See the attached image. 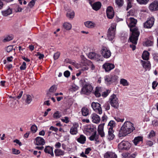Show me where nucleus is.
Returning <instances> with one entry per match:
<instances>
[{"instance_id":"obj_52","label":"nucleus","mask_w":158,"mask_h":158,"mask_svg":"<svg viewBox=\"0 0 158 158\" xmlns=\"http://www.w3.org/2000/svg\"><path fill=\"white\" fill-rule=\"evenodd\" d=\"M61 120L65 123H68L69 122V118L67 117H65L64 118L61 119Z\"/></svg>"},{"instance_id":"obj_8","label":"nucleus","mask_w":158,"mask_h":158,"mask_svg":"<svg viewBox=\"0 0 158 158\" xmlns=\"http://www.w3.org/2000/svg\"><path fill=\"white\" fill-rule=\"evenodd\" d=\"M93 88L92 85L89 83H86L82 89V92L85 94L90 93L93 90Z\"/></svg>"},{"instance_id":"obj_30","label":"nucleus","mask_w":158,"mask_h":158,"mask_svg":"<svg viewBox=\"0 0 158 158\" xmlns=\"http://www.w3.org/2000/svg\"><path fill=\"white\" fill-rule=\"evenodd\" d=\"M64 28L66 30H69L71 29L72 26L71 23H65L63 25Z\"/></svg>"},{"instance_id":"obj_54","label":"nucleus","mask_w":158,"mask_h":158,"mask_svg":"<svg viewBox=\"0 0 158 158\" xmlns=\"http://www.w3.org/2000/svg\"><path fill=\"white\" fill-rule=\"evenodd\" d=\"M26 63L25 62H23L21 65L20 67V69L21 70H24L26 69Z\"/></svg>"},{"instance_id":"obj_29","label":"nucleus","mask_w":158,"mask_h":158,"mask_svg":"<svg viewBox=\"0 0 158 158\" xmlns=\"http://www.w3.org/2000/svg\"><path fill=\"white\" fill-rule=\"evenodd\" d=\"M81 111L82 115L84 116H86L89 114V110L86 107L82 108L81 109Z\"/></svg>"},{"instance_id":"obj_63","label":"nucleus","mask_w":158,"mask_h":158,"mask_svg":"<svg viewBox=\"0 0 158 158\" xmlns=\"http://www.w3.org/2000/svg\"><path fill=\"white\" fill-rule=\"evenodd\" d=\"M114 118L115 120L117 122H123L124 120V118H119L117 117H114Z\"/></svg>"},{"instance_id":"obj_62","label":"nucleus","mask_w":158,"mask_h":158,"mask_svg":"<svg viewBox=\"0 0 158 158\" xmlns=\"http://www.w3.org/2000/svg\"><path fill=\"white\" fill-rule=\"evenodd\" d=\"M158 84V83H157L156 81H154L152 83V88L153 89H155V88L157 86Z\"/></svg>"},{"instance_id":"obj_20","label":"nucleus","mask_w":158,"mask_h":158,"mask_svg":"<svg viewBox=\"0 0 158 158\" xmlns=\"http://www.w3.org/2000/svg\"><path fill=\"white\" fill-rule=\"evenodd\" d=\"M84 25L86 27L89 28H93L96 25L95 23L90 21H88L85 22L84 23Z\"/></svg>"},{"instance_id":"obj_35","label":"nucleus","mask_w":158,"mask_h":158,"mask_svg":"<svg viewBox=\"0 0 158 158\" xmlns=\"http://www.w3.org/2000/svg\"><path fill=\"white\" fill-rule=\"evenodd\" d=\"M26 98L25 102L27 104H30L32 101V98L31 96L27 94L26 95Z\"/></svg>"},{"instance_id":"obj_36","label":"nucleus","mask_w":158,"mask_h":158,"mask_svg":"<svg viewBox=\"0 0 158 158\" xmlns=\"http://www.w3.org/2000/svg\"><path fill=\"white\" fill-rule=\"evenodd\" d=\"M2 15L4 16H7L10 15V7H9L7 9L2 11Z\"/></svg>"},{"instance_id":"obj_23","label":"nucleus","mask_w":158,"mask_h":158,"mask_svg":"<svg viewBox=\"0 0 158 158\" xmlns=\"http://www.w3.org/2000/svg\"><path fill=\"white\" fill-rule=\"evenodd\" d=\"M54 153L55 156H60L64 155L65 152L64 151L60 149H56L54 150Z\"/></svg>"},{"instance_id":"obj_59","label":"nucleus","mask_w":158,"mask_h":158,"mask_svg":"<svg viewBox=\"0 0 158 158\" xmlns=\"http://www.w3.org/2000/svg\"><path fill=\"white\" fill-rule=\"evenodd\" d=\"M49 129L52 131H53L56 132H57L58 130V128L54 127L52 126H51L50 127Z\"/></svg>"},{"instance_id":"obj_2","label":"nucleus","mask_w":158,"mask_h":158,"mask_svg":"<svg viewBox=\"0 0 158 158\" xmlns=\"http://www.w3.org/2000/svg\"><path fill=\"white\" fill-rule=\"evenodd\" d=\"M135 130L133 124L129 121L125 122L122 125L119 132L120 137L125 136Z\"/></svg>"},{"instance_id":"obj_51","label":"nucleus","mask_w":158,"mask_h":158,"mask_svg":"<svg viewBox=\"0 0 158 158\" xmlns=\"http://www.w3.org/2000/svg\"><path fill=\"white\" fill-rule=\"evenodd\" d=\"M153 56L154 60L157 62H158V53L155 52L153 54Z\"/></svg>"},{"instance_id":"obj_15","label":"nucleus","mask_w":158,"mask_h":158,"mask_svg":"<svg viewBox=\"0 0 158 158\" xmlns=\"http://www.w3.org/2000/svg\"><path fill=\"white\" fill-rule=\"evenodd\" d=\"M90 118L92 122L95 123H98L100 122L101 119L100 117L95 113L91 114Z\"/></svg>"},{"instance_id":"obj_34","label":"nucleus","mask_w":158,"mask_h":158,"mask_svg":"<svg viewBox=\"0 0 158 158\" xmlns=\"http://www.w3.org/2000/svg\"><path fill=\"white\" fill-rule=\"evenodd\" d=\"M120 83L123 86H128L129 85V82L124 79H121L120 81Z\"/></svg>"},{"instance_id":"obj_42","label":"nucleus","mask_w":158,"mask_h":158,"mask_svg":"<svg viewBox=\"0 0 158 158\" xmlns=\"http://www.w3.org/2000/svg\"><path fill=\"white\" fill-rule=\"evenodd\" d=\"M57 89V86L55 85H53L49 89V90L51 92L54 93L56 91Z\"/></svg>"},{"instance_id":"obj_11","label":"nucleus","mask_w":158,"mask_h":158,"mask_svg":"<svg viewBox=\"0 0 158 158\" xmlns=\"http://www.w3.org/2000/svg\"><path fill=\"white\" fill-rule=\"evenodd\" d=\"M154 22V18L153 17L150 18L144 23V27L146 28H151L153 25Z\"/></svg>"},{"instance_id":"obj_61","label":"nucleus","mask_w":158,"mask_h":158,"mask_svg":"<svg viewBox=\"0 0 158 158\" xmlns=\"http://www.w3.org/2000/svg\"><path fill=\"white\" fill-rule=\"evenodd\" d=\"M108 90H106V91L102 93V95L103 97H106L109 94Z\"/></svg>"},{"instance_id":"obj_3","label":"nucleus","mask_w":158,"mask_h":158,"mask_svg":"<svg viewBox=\"0 0 158 158\" xmlns=\"http://www.w3.org/2000/svg\"><path fill=\"white\" fill-rule=\"evenodd\" d=\"M118 78V77L116 75L112 74L105 76L104 79L105 83L107 85H109L116 82Z\"/></svg>"},{"instance_id":"obj_64","label":"nucleus","mask_w":158,"mask_h":158,"mask_svg":"<svg viewBox=\"0 0 158 158\" xmlns=\"http://www.w3.org/2000/svg\"><path fill=\"white\" fill-rule=\"evenodd\" d=\"M64 74L65 77H68L70 76V73L69 71L67 70L64 72Z\"/></svg>"},{"instance_id":"obj_58","label":"nucleus","mask_w":158,"mask_h":158,"mask_svg":"<svg viewBox=\"0 0 158 158\" xmlns=\"http://www.w3.org/2000/svg\"><path fill=\"white\" fill-rule=\"evenodd\" d=\"M152 124L154 126H158V121L157 119H154L152 121Z\"/></svg>"},{"instance_id":"obj_1","label":"nucleus","mask_w":158,"mask_h":158,"mask_svg":"<svg viewBox=\"0 0 158 158\" xmlns=\"http://www.w3.org/2000/svg\"><path fill=\"white\" fill-rule=\"evenodd\" d=\"M137 22L136 19L131 17L127 19L126 21L127 23L130 28V31L131 32L129 40L130 42L135 44H137L140 33L138 28L135 26Z\"/></svg>"},{"instance_id":"obj_53","label":"nucleus","mask_w":158,"mask_h":158,"mask_svg":"<svg viewBox=\"0 0 158 158\" xmlns=\"http://www.w3.org/2000/svg\"><path fill=\"white\" fill-rule=\"evenodd\" d=\"M104 108L106 110H108L110 109V105L108 102L106 103L104 105Z\"/></svg>"},{"instance_id":"obj_18","label":"nucleus","mask_w":158,"mask_h":158,"mask_svg":"<svg viewBox=\"0 0 158 158\" xmlns=\"http://www.w3.org/2000/svg\"><path fill=\"white\" fill-rule=\"evenodd\" d=\"M35 144L36 145H44L45 143L44 140L42 137H37L35 139Z\"/></svg>"},{"instance_id":"obj_25","label":"nucleus","mask_w":158,"mask_h":158,"mask_svg":"<svg viewBox=\"0 0 158 158\" xmlns=\"http://www.w3.org/2000/svg\"><path fill=\"white\" fill-rule=\"evenodd\" d=\"M141 63L142 64L143 67L145 68L146 69L149 68L150 66V63L149 61H144L142 60L141 61Z\"/></svg>"},{"instance_id":"obj_55","label":"nucleus","mask_w":158,"mask_h":158,"mask_svg":"<svg viewBox=\"0 0 158 158\" xmlns=\"http://www.w3.org/2000/svg\"><path fill=\"white\" fill-rule=\"evenodd\" d=\"M60 55V53L59 52H57L54 54V58L55 60H56L58 58Z\"/></svg>"},{"instance_id":"obj_56","label":"nucleus","mask_w":158,"mask_h":158,"mask_svg":"<svg viewBox=\"0 0 158 158\" xmlns=\"http://www.w3.org/2000/svg\"><path fill=\"white\" fill-rule=\"evenodd\" d=\"M12 153L14 154L17 155L20 153V152L19 150L16 149L15 148H12Z\"/></svg>"},{"instance_id":"obj_26","label":"nucleus","mask_w":158,"mask_h":158,"mask_svg":"<svg viewBox=\"0 0 158 158\" xmlns=\"http://www.w3.org/2000/svg\"><path fill=\"white\" fill-rule=\"evenodd\" d=\"M87 60H84V64L83 65L82 63L81 62L80 64V67L81 68V70L82 71H85L87 70L88 69V67L86 65V62Z\"/></svg>"},{"instance_id":"obj_48","label":"nucleus","mask_w":158,"mask_h":158,"mask_svg":"<svg viewBox=\"0 0 158 158\" xmlns=\"http://www.w3.org/2000/svg\"><path fill=\"white\" fill-rule=\"evenodd\" d=\"M31 129L33 133H35L37 131V127L35 125H33L31 127Z\"/></svg>"},{"instance_id":"obj_32","label":"nucleus","mask_w":158,"mask_h":158,"mask_svg":"<svg viewBox=\"0 0 158 158\" xmlns=\"http://www.w3.org/2000/svg\"><path fill=\"white\" fill-rule=\"evenodd\" d=\"M101 91V88L100 87H97L96 88L94 92V94L95 96L97 97H100L101 95L100 92Z\"/></svg>"},{"instance_id":"obj_28","label":"nucleus","mask_w":158,"mask_h":158,"mask_svg":"<svg viewBox=\"0 0 158 158\" xmlns=\"http://www.w3.org/2000/svg\"><path fill=\"white\" fill-rule=\"evenodd\" d=\"M143 140V137L141 136H138L135 138L133 141V143L135 145H136L140 141Z\"/></svg>"},{"instance_id":"obj_40","label":"nucleus","mask_w":158,"mask_h":158,"mask_svg":"<svg viewBox=\"0 0 158 158\" xmlns=\"http://www.w3.org/2000/svg\"><path fill=\"white\" fill-rule=\"evenodd\" d=\"M78 88L76 85L73 84L71 85L70 89L72 91H75L78 89Z\"/></svg>"},{"instance_id":"obj_14","label":"nucleus","mask_w":158,"mask_h":158,"mask_svg":"<svg viewBox=\"0 0 158 158\" xmlns=\"http://www.w3.org/2000/svg\"><path fill=\"white\" fill-rule=\"evenodd\" d=\"M44 151L46 153L50 155L51 157H53L54 156L53 149L52 147L49 146H45L44 149Z\"/></svg>"},{"instance_id":"obj_47","label":"nucleus","mask_w":158,"mask_h":158,"mask_svg":"<svg viewBox=\"0 0 158 158\" xmlns=\"http://www.w3.org/2000/svg\"><path fill=\"white\" fill-rule=\"evenodd\" d=\"M96 53L94 52H91L88 54L89 57L91 59H94Z\"/></svg>"},{"instance_id":"obj_7","label":"nucleus","mask_w":158,"mask_h":158,"mask_svg":"<svg viewBox=\"0 0 158 158\" xmlns=\"http://www.w3.org/2000/svg\"><path fill=\"white\" fill-rule=\"evenodd\" d=\"M101 52L102 56L105 58H108L111 56V52L109 49L105 46L102 47Z\"/></svg>"},{"instance_id":"obj_41","label":"nucleus","mask_w":158,"mask_h":158,"mask_svg":"<svg viewBox=\"0 0 158 158\" xmlns=\"http://www.w3.org/2000/svg\"><path fill=\"white\" fill-rule=\"evenodd\" d=\"M115 2L116 4L119 7L122 6L123 4V0H115Z\"/></svg>"},{"instance_id":"obj_10","label":"nucleus","mask_w":158,"mask_h":158,"mask_svg":"<svg viewBox=\"0 0 158 158\" xmlns=\"http://www.w3.org/2000/svg\"><path fill=\"white\" fill-rule=\"evenodd\" d=\"M115 67L114 65L112 63H106L102 65V68L104 69L105 71L108 72L114 69Z\"/></svg>"},{"instance_id":"obj_49","label":"nucleus","mask_w":158,"mask_h":158,"mask_svg":"<svg viewBox=\"0 0 158 158\" xmlns=\"http://www.w3.org/2000/svg\"><path fill=\"white\" fill-rule=\"evenodd\" d=\"M131 2L132 0H127V10H128L130 8L132 7L131 5Z\"/></svg>"},{"instance_id":"obj_50","label":"nucleus","mask_w":158,"mask_h":158,"mask_svg":"<svg viewBox=\"0 0 158 158\" xmlns=\"http://www.w3.org/2000/svg\"><path fill=\"white\" fill-rule=\"evenodd\" d=\"M155 135V132L153 131L152 130L148 135V137L149 138H151L154 136Z\"/></svg>"},{"instance_id":"obj_37","label":"nucleus","mask_w":158,"mask_h":158,"mask_svg":"<svg viewBox=\"0 0 158 158\" xmlns=\"http://www.w3.org/2000/svg\"><path fill=\"white\" fill-rule=\"evenodd\" d=\"M96 133L97 132L95 131L94 133L89 137L90 140L91 141H93L94 139L96 140L98 139Z\"/></svg>"},{"instance_id":"obj_21","label":"nucleus","mask_w":158,"mask_h":158,"mask_svg":"<svg viewBox=\"0 0 158 158\" xmlns=\"http://www.w3.org/2000/svg\"><path fill=\"white\" fill-rule=\"evenodd\" d=\"M92 5L93 9L97 11L100 8L101 3L100 2H98L93 3Z\"/></svg>"},{"instance_id":"obj_39","label":"nucleus","mask_w":158,"mask_h":158,"mask_svg":"<svg viewBox=\"0 0 158 158\" xmlns=\"http://www.w3.org/2000/svg\"><path fill=\"white\" fill-rule=\"evenodd\" d=\"M70 19H73L74 16V12L73 11L68 12L66 15Z\"/></svg>"},{"instance_id":"obj_22","label":"nucleus","mask_w":158,"mask_h":158,"mask_svg":"<svg viewBox=\"0 0 158 158\" xmlns=\"http://www.w3.org/2000/svg\"><path fill=\"white\" fill-rule=\"evenodd\" d=\"M114 131L112 128H109L108 131V135L107 138L110 140H112L114 137V135L113 134Z\"/></svg>"},{"instance_id":"obj_45","label":"nucleus","mask_w":158,"mask_h":158,"mask_svg":"<svg viewBox=\"0 0 158 158\" xmlns=\"http://www.w3.org/2000/svg\"><path fill=\"white\" fill-rule=\"evenodd\" d=\"M153 40H148L145 42V45L147 46H151L153 44Z\"/></svg>"},{"instance_id":"obj_16","label":"nucleus","mask_w":158,"mask_h":158,"mask_svg":"<svg viewBox=\"0 0 158 158\" xmlns=\"http://www.w3.org/2000/svg\"><path fill=\"white\" fill-rule=\"evenodd\" d=\"M79 126L78 123H75L73 124V126L71 128L70 133L73 135H76L77 133V128Z\"/></svg>"},{"instance_id":"obj_43","label":"nucleus","mask_w":158,"mask_h":158,"mask_svg":"<svg viewBox=\"0 0 158 158\" xmlns=\"http://www.w3.org/2000/svg\"><path fill=\"white\" fill-rule=\"evenodd\" d=\"M108 126L110 127V128H112L113 129V127L115 126V122L113 120H111L109 123Z\"/></svg>"},{"instance_id":"obj_9","label":"nucleus","mask_w":158,"mask_h":158,"mask_svg":"<svg viewBox=\"0 0 158 158\" xmlns=\"http://www.w3.org/2000/svg\"><path fill=\"white\" fill-rule=\"evenodd\" d=\"M91 106L93 110L97 113L99 114H102V109L99 103L93 102L92 103Z\"/></svg>"},{"instance_id":"obj_38","label":"nucleus","mask_w":158,"mask_h":158,"mask_svg":"<svg viewBox=\"0 0 158 158\" xmlns=\"http://www.w3.org/2000/svg\"><path fill=\"white\" fill-rule=\"evenodd\" d=\"M61 113L58 111H57L55 112L53 115V117L56 119L59 118L61 117Z\"/></svg>"},{"instance_id":"obj_24","label":"nucleus","mask_w":158,"mask_h":158,"mask_svg":"<svg viewBox=\"0 0 158 158\" xmlns=\"http://www.w3.org/2000/svg\"><path fill=\"white\" fill-rule=\"evenodd\" d=\"M86 141V137L84 135H81L80 137L77 139V141L81 144H84Z\"/></svg>"},{"instance_id":"obj_44","label":"nucleus","mask_w":158,"mask_h":158,"mask_svg":"<svg viewBox=\"0 0 158 158\" xmlns=\"http://www.w3.org/2000/svg\"><path fill=\"white\" fill-rule=\"evenodd\" d=\"M94 59L97 60V61H102L103 60V56L97 54H96Z\"/></svg>"},{"instance_id":"obj_4","label":"nucleus","mask_w":158,"mask_h":158,"mask_svg":"<svg viewBox=\"0 0 158 158\" xmlns=\"http://www.w3.org/2000/svg\"><path fill=\"white\" fill-rule=\"evenodd\" d=\"M116 26V23H113L108 29L107 37L110 40H112L114 37Z\"/></svg>"},{"instance_id":"obj_5","label":"nucleus","mask_w":158,"mask_h":158,"mask_svg":"<svg viewBox=\"0 0 158 158\" xmlns=\"http://www.w3.org/2000/svg\"><path fill=\"white\" fill-rule=\"evenodd\" d=\"M131 146V144L127 141L123 140L118 145V148L120 151L127 150Z\"/></svg>"},{"instance_id":"obj_27","label":"nucleus","mask_w":158,"mask_h":158,"mask_svg":"<svg viewBox=\"0 0 158 158\" xmlns=\"http://www.w3.org/2000/svg\"><path fill=\"white\" fill-rule=\"evenodd\" d=\"M149 54L147 51H144L143 52L142 55V59L145 60H148L149 59Z\"/></svg>"},{"instance_id":"obj_31","label":"nucleus","mask_w":158,"mask_h":158,"mask_svg":"<svg viewBox=\"0 0 158 158\" xmlns=\"http://www.w3.org/2000/svg\"><path fill=\"white\" fill-rule=\"evenodd\" d=\"M10 62V57H7L6 60H3V63L4 64H7ZM6 68H7L9 70L10 69V65L7 64L5 66Z\"/></svg>"},{"instance_id":"obj_57","label":"nucleus","mask_w":158,"mask_h":158,"mask_svg":"<svg viewBox=\"0 0 158 158\" xmlns=\"http://www.w3.org/2000/svg\"><path fill=\"white\" fill-rule=\"evenodd\" d=\"M54 93L51 92L49 90L48 91L47 93V96L48 97V99L51 98L52 96L54 95Z\"/></svg>"},{"instance_id":"obj_13","label":"nucleus","mask_w":158,"mask_h":158,"mask_svg":"<svg viewBox=\"0 0 158 158\" xmlns=\"http://www.w3.org/2000/svg\"><path fill=\"white\" fill-rule=\"evenodd\" d=\"M149 10L152 11H156L158 10V1H154L152 2L149 6Z\"/></svg>"},{"instance_id":"obj_6","label":"nucleus","mask_w":158,"mask_h":158,"mask_svg":"<svg viewBox=\"0 0 158 158\" xmlns=\"http://www.w3.org/2000/svg\"><path fill=\"white\" fill-rule=\"evenodd\" d=\"M110 102L111 106L115 109H118L119 107L118 100L116 96L113 94L110 98Z\"/></svg>"},{"instance_id":"obj_12","label":"nucleus","mask_w":158,"mask_h":158,"mask_svg":"<svg viewBox=\"0 0 158 158\" xmlns=\"http://www.w3.org/2000/svg\"><path fill=\"white\" fill-rule=\"evenodd\" d=\"M106 15L107 17L109 19H112L114 16V12L113 8L109 6L107 9Z\"/></svg>"},{"instance_id":"obj_33","label":"nucleus","mask_w":158,"mask_h":158,"mask_svg":"<svg viewBox=\"0 0 158 158\" xmlns=\"http://www.w3.org/2000/svg\"><path fill=\"white\" fill-rule=\"evenodd\" d=\"M87 132H94L95 128L93 125H89L87 126L86 128Z\"/></svg>"},{"instance_id":"obj_60","label":"nucleus","mask_w":158,"mask_h":158,"mask_svg":"<svg viewBox=\"0 0 158 158\" xmlns=\"http://www.w3.org/2000/svg\"><path fill=\"white\" fill-rule=\"evenodd\" d=\"M35 0H31L28 3V5L30 7H32L34 5L35 3Z\"/></svg>"},{"instance_id":"obj_17","label":"nucleus","mask_w":158,"mask_h":158,"mask_svg":"<svg viewBox=\"0 0 158 158\" xmlns=\"http://www.w3.org/2000/svg\"><path fill=\"white\" fill-rule=\"evenodd\" d=\"M104 125V123L101 124L99 125L98 127V132L101 137H104L105 136V133L103 131Z\"/></svg>"},{"instance_id":"obj_46","label":"nucleus","mask_w":158,"mask_h":158,"mask_svg":"<svg viewBox=\"0 0 158 158\" xmlns=\"http://www.w3.org/2000/svg\"><path fill=\"white\" fill-rule=\"evenodd\" d=\"M137 2L141 4H146L149 1V0H136Z\"/></svg>"},{"instance_id":"obj_19","label":"nucleus","mask_w":158,"mask_h":158,"mask_svg":"<svg viewBox=\"0 0 158 158\" xmlns=\"http://www.w3.org/2000/svg\"><path fill=\"white\" fill-rule=\"evenodd\" d=\"M104 158H117V156L114 153L107 152L104 155Z\"/></svg>"}]
</instances>
